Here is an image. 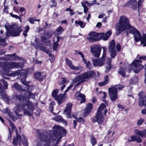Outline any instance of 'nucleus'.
I'll return each instance as SVG.
<instances>
[{
	"instance_id": "nucleus-1",
	"label": "nucleus",
	"mask_w": 146,
	"mask_h": 146,
	"mask_svg": "<svg viewBox=\"0 0 146 146\" xmlns=\"http://www.w3.org/2000/svg\"><path fill=\"white\" fill-rule=\"evenodd\" d=\"M66 134L64 129L58 125H55L52 131H49L47 135H39L40 138L43 140L45 143L44 146H50V143L53 138L52 141H56L55 145L54 146H57L59 141L63 136Z\"/></svg>"
},
{
	"instance_id": "nucleus-2",
	"label": "nucleus",
	"mask_w": 146,
	"mask_h": 146,
	"mask_svg": "<svg viewBox=\"0 0 146 146\" xmlns=\"http://www.w3.org/2000/svg\"><path fill=\"white\" fill-rule=\"evenodd\" d=\"M115 28L117 35H118L124 31L129 30L130 33L134 35V40L136 42L141 40V36L139 31L131 26L128 19L125 16H122L120 17L119 23L117 24Z\"/></svg>"
},
{
	"instance_id": "nucleus-3",
	"label": "nucleus",
	"mask_w": 146,
	"mask_h": 146,
	"mask_svg": "<svg viewBox=\"0 0 146 146\" xmlns=\"http://www.w3.org/2000/svg\"><path fill=\"white\" fill-rule=\"evenodd\" d=\"M36 95L35 93H32L29 92L25 96L21 95H16V98L20 101H24V103L22 104V110L23 113L25 115H28L31 116L32 113L35 109L34 104L29 101V99L31 98L35 99V97Z\"/></svg>"
},
{
	"instance_id": "nucleus-4",
	"label": "nucleus",
	"mask_w": 146,
	"mask_h": 146,
	"mask_svg": "<svg viewBox=\"0 0 146 146\" xmlns=\"http://www.w3.org/2000/svg\"><path fill=\"white\" fill-rule=\"evenodd\" d=\"M95 75L96 73L94 71H90L77 76L73 80V82L74 83L78 82H79L75 85L74 86V89H75L80 84L87 81L88 80L92 78Z\"/></svg>"
},
{
	"instance_id": "nucleus-5",
	"label": "nucleus",
	"mask_w": 146,
	"mask_h": 146,
	"mask_svg": "<svg viewBox=\"0 0 146 146\" xmlns=\"http://www.w3.org/2000/svg\"><path fill=\"white\" fill-rule=\"evenodd\" d=\"M2 58H0V60H1ZM23 62H21L17 63L15 62H0V66L3 68L4 71V74H6L9 72L11 69L14 68H20L23 67V64L26 62V61L22 59Z\"/></svg>"
},
{
	"instance_id": "nucleus-6",
	"label": "nucleus",
	"mask_w": 146,
	"mask_h": 146,
	"mask_svg": "<svg viewBox=\"0 0 146 146\" xmlns=\"http://www.w3.org/2000/svg\"><path fill=\"white\" fill-rule=\"evenodd\" d=\"M10 124L11 126L12 127V130H14L17 134V135L13 138V144L15 146L18 144L20 145L21 144H23L24 146H27L28 144L27 139L25 136L24 135H17V131L13 124L11 121H10Z\"/></svg>"
},
{
	"instance_id": "nucleus-7",
	"label": "nucleus",
	"mask_w": 146,
	"mask_h": 146,
	"mask_svg": "<svg viewBox=\"0 0 146 146\" xmlns=\"http://www.w3.org/2000/svg\"><path fill=\"white\" fill-rule=\"evenodd\" d=\"M107 111L106 105L104 104H101L99 107L96 116V120H94L92 119L93 122H95L97 121L99 124L102 123L104 121V117Z\"/></svg>"
},
{
	"instance_id": "nucleus-8",
	"label": "nucleus",
	"mask_w": 146,
	"mask_h": 146,
	"mask_svg": "<svg viewBox=\"0 0 146 146\" xmlns=\"http://www.w3.org/2000/svg\"><path fill=\"white\" fill-rule=\"evenodd\" d=\"M5 27L7 29L6 33L7 36H19L22 31L21 27L17 25H13L8 27L7 25L6 24Z\"/></svg>"
},
{
	"instance_id": "nucleus-9",
	"label": "nucleus",
	"mask_w": 146,
	"mask_h": 146,
	"mask_svg": "<svg viewBox=\"0 0 146 146\" xmlns=\"http://www.w3.org/2000/svg\"><path fill=\"white\" fill-rule=\"evenodd\" d=\"M124 87V86L123 85L118 84L109 88V94L110 100L112 101H115L117 97V90H121Z\"/></svg>"
},
{
	"instance_id": "nucleus-10",
	"label": "nucleus",
	"mask_w": 146,
	"mask_h": 146,
	"mask_svg": "<svg viewBox=\"0 0 146 146\" xmlns=\"http://www.w3.org/2000/svg\"><path fill=\"white\" fill-rule=\"evenodd\" d=\"M104 35V33H98L92 32L89 34L88 35L90 36L87 37V38L90 42H93L101 40Z\"/></svg>"
},
{
	"instance_id": "nucleus-11",
	"label": "nucleus",
	"mask_w": 146,
	"mask_h": 146,
	"mask_svg": "<svg viewBox=\"0 0 146 146\" xmlns=\"http://www.w3.org/2000/svg\"><path fill=\"white\" fill-rule=\"evenodd\" d=\"M141 61L139 59L134 60L131 64V68L135 73H138L143 68V66L141 64Z\"/></svg>"
},
{
	"instance_id": "nucleus-12",
	"label": "nucleus",
	"mask_w": 146,
	"mask_h": 146,
	"mask_svg": "<svg viewBox=\"0 0 146 146\" xmlns=\"http://www.w3.org/2000/svg\"><path fill=\"white\" fill-rule=\"evenodd\" d=\"M35 42L34 43H31V44L33 45L35 47L39 49L46 52V53L48 54L49 56H51L52 54L50 53V51L46 49L45 47H43L40 46V40L37 38H36L35 39Z\"/></svg>"
},
{
	"instance_id": "nucleus-13",
	"label": "nucleus",
	"mask_w": 146,
	"mask_h": 146,
	"mask_svg": "<svg viewBox=\"0 0 146 146\" xmlns=\"http://www.w3.org/2000/svg\"><path fill=\"white\" fill-rule=\"evenodd\" d=\"M27 72L26 71L21 70V71L17 70L16 71H13L12 72V75L13 76H18L19 77L23 76V78H21V80L23 84H25L27 86H28V84L27 83L26 84L25 82V79L26 76V74Z\"/></svg>"
},
{
	"instance_id": "nucleus-14",
	"label": "nucleus",
	"mask_w": 146,
	"mask_h": 146,
	"mask_svg": "<svg viewBox=\"0 0 146 146\" xmlns=\"http://www.w3.org/2000/svg\"><path fill=\"white\" fill-rule=\"evenodd\" d=\"M115 43L114 40H112L109 43L108 50L110 54L111 57L112 58H114L117 54L115 49Z\"/></svg>"
},
{
	"instance_id": "nucleus-15",
	"label": "nucleus",
	"mask_w": 146,
	"mask_h": 146,
	"mask_svg": "<svg viewBox=\"0 0 146 146\" xmlns=\"http://www.w3.org/2000/svg\"><path fill=\"white\" fill-rule=\"evenodd\" d=\"M90 49L91 52L94 56L98 57L100 56L101 48L99 45H92L90 47Z\"/></svg>"
},
{
	"instance_id": "nucleus-16",
	"label": "nucleus",
	"mask_w": 146,
	"mask_h": 146,
	"mask_svg": "<svg viewBox=\"0 0 146 146\" xmlns=\"http://www.w3.org/2000/svg\"><path fill=\"white\" fill-rule=\"evenodd\" d=\"M93 65L95 66H101L103 65L105 61V57L102 56V58L93 59Z\"/></svg>"
},
{
	"instance_id": "nucleus-17",
	"label": "nucleus",
	"mask_w": 146,
	"mask_h": 146,
	"mask_svg": "<svg viewBox=\"0 0 146 146\" xmlns=\"http://www.w3.org/2000/svg\"><path fill=\"white\" fill-rule=\"evenodd\" d=\"M139 105L140 106L142 107L145 106L146 96L143 92H140L139 94Z\"/></svg>"
},
{
	"instance_id": "nucleus-18",
	"label": "nucleus",
	"mask_w": 146,
	"mask_h": 146,
	"mask_svg": "<svg viewBox=\"0 0 146 146\" xmlns=\"http://www.w3.org/2000/svg\"><path fill=\"white\" fill-rule=\"evenodd\" d=\"M66 62L70 68L73 70H79L82 69L83 68L82 66H80L76 67L75 66L72 64L71 61L67 58L66 59Z\"/></svg>"
},
{
	"instance_id": "nucleus-19",
	"label": "nucleus",
	"mask_w": 146,
	"mask_h": 146,
	"mask_svg": "<svg viewBox=\"0 0 146 146\" xmlns=\"http://www.w3.org/2000/svg\"><path fill=\"white\" fill-rule=\"evenodd\" d=\"M137 2L136 0H132L128 2L126 5L135 10H136L137 8Z\"/></svg>"
},
{
	"instance_id": "nucleus-20",
	"label": "nucleus",
	"mask_w": 146,
	"mask_h": 146,
	"mask_svg": "<svg viewBox=\"0 0 146 146\" xmlns=\"http://www.w3.org/2000/svg\"><path fill=\"white\" fill-rule=\"evenodd\" d=\"M72 104L71 103H68L66 108L64 110V113L66 115L68 118L71 117L70 113Z\"/></svg>"
},
{
	"instance_id": "nucleus-21",
	"label": "nucleus",
	"mask_w": 146,
	"mask_h": 146,
	"mask_svg": "<svg viewBox=\"0 0 146 146\" xmlns=\"http://www.w3.org/2000/svg\"><path fill=\"white\" fill-rule=\"evenodd\" d=\"M92 108V104L91 103H89L86 105V108L85 109L83 113V116L85 117L88 115L90 113Z\"/></svg>"
},
{
	"instance_id": "nucleus-22",
	"label": "nucleus",
	"mask_w": 146,
	"mask_h": 146,
	"mask_svg": "<svg viewBox=\"0 0 146 146\" xmlns=\"http://www.w3.org/2000/svg\"><path fill=\"white\" fill-rule=\"evenodd\" d=\"M75 98L80 101V103L84 102L85 101V96L83 94L77 93L75 95Z\"/></svg>"
},
{
	"instance_id": "nucleus-23",
	"label": "nucleus",
	"mask_w": 146,
	"mask_h": 146,
	"mask_svg": "<svg viewBox=\"0 0 146 146\" xmlns=\"http://www.w3.org/2000/svg\"><path fill=\"white\" fill-rule=\"evenodd\" d=\"M65 95V94L64 93L59 94L55 97V99L58 102L59 105H60L64 101Z\"/></svg>"
},
{
	"instance_id": "nucleus-24",
	"label": "nucleus",
	"mask_w": 146,
	"mask_h": 146,
	"mask_svg": "<svg viewBox=\"0 0 146 146\" xmlns=\"http://www.w3.org/2000/svg\"><path fill=\"white\" fill-rule=\"evenodd\" d=\"M20 58L19 57L17 56L15 53L11 55H7L6 57L4 58L5 60H16Z\"/></svg>"
},
{
	"instance_id": "nucleus-25",
	"label": "nucleus",
	"mask_w": 146,
	"mask_h": 146,
	"mask_svg": "<svg viewBox=\"0 0 146 146\" xmlns=\"http://www.w3.org/2000/svg\"><path fill=\"white\" fill-rule=\"evenodd\" d=\"M135 133L137 135H139L142 137H146V129L143 130L141 131L139 130L135 129Z\"/></svg>"
},
{
	"instance_id": "nucleus-26",
	"label": "nucleus",
	"mask_w": 146,
	"mask_h": 146,
	"mask_svg": "<svg viewBox=\"0 0 146 146\" xmlns=\"http://www.w3.org/2000/svg\"><path fill=\"white\" fill-rule=\"evenodd\" d=\"M3 112L6 113L9 117L13 121L15 120V117L13 116L12 113L8 109L6 108L3 110Z\"/></svg>"
},
{
	"instance_id": "nucleus-27",
	"label": "nucleus",
	"mask_w": 146,
	"mask_h": 146,
	"mask_svg": "<svg viewBox=\"0 0 146 146\" xmlns=\"http://www.w3.org/2000/svg\"><path fill=\"white\" fill-rule=\"evenodd\" d=\"M108 62L106 63V70L105 72H107L110 70V69L111 68V65L110 62L111 61V59L110 58H108L107 59Z\"/></svg>"
},
{
	"instance_id": "nucleus-28",
	"label": "nucleus",
	"mask_w": 146,
	"mask_h": 146,
	"mask_svg": "<svg viewBox=\"0 0 146 146\" xmlns=\"http://www.w3.org/2000/svg\"><path fill=\"white\" fill-rule=\"evenodd\" d=\"M131 141H136L138 143L141 142L142 140L140 136L137 135H132L131 137Z\"/></svg>"
},
{
	"instance_id": "nucleus-29",
	"label": "nucleus",
	"mask_w": 146,
	"mask_h": 146,
	"mask_svg": "<svg viewBox=\"0 0 146 146\" xmlns=\"http://www.w3.org/2000/svg\"><path fill=\"white\" fill-rule=\"evenodd\" d=\"M125 68H124L120 67L118 71L119 74L121 75L123 77H127L128 76V75L125 74Z\"/></svg>"
},
{
	"instance_id": "nucleus-30",
	"label": "nucleus",
	"mask_w": 146,
	"mask_h": 146,
	"mask_svg": "<svg viewBox=\"0 0 146 146\" xmlns=\"http://www.w3.org/2000/svg\"><path fill=\"white\" fill-rule=\"evenodd\" d=\"M54 119L56 121L62 122L64 123L65 125H66L67 124V122L63 119L61 115H58L56 117L54 118Z\"/></svg>"
},
{
	"instance_id": "nucleus-31",
	"label": "nucleus",
	"mask_w": 146,
	"mask_h": 146,
	"mask_svg": "<svg viewBox=\"0 0 146 146\" xmlns=\"http://www.w3.org/2000/svg\"><path fill=\"white\" fill-rule=\"evenodd\" d=\"M0 93H1L2 97L4 101H7L9 100V98L7 97L6 93L4 92L3 90H0Z\"/></svg>"
},
{
	"instance_id": "nucleus-32",
	"label": "nucleus",
	"mask_w": 146,
	"mask_h": 146,
	"mask_svg": "<svg viewBox=\"0 0 146 146\" xmlns=\"http://www.w3.org/2000/svg\"><path fill=\"white\" fill-rule=\"evenodd\" d=\"M111 34V31H107L105 34L102 37L103 40H107Z\"/></svg>"
},
{
	"instance_id": "nucleus-33",
	"label": "nucleus",
	"mask_w": 146,
	"mask_h": 146,
	"mask_svg": "<svg viewBox=\"0 0 146 146\" xmlns=\"http://www.w3.org/2000/svg\"><path fill=\"white\" fill-rule=\"evenodd\" d=\"M108 77V76H105L104 78V81L103 82L99 83L98 84L99 86H104L107 84L109 82Z\"/></svg>"
},
{
	"instance_id": "nucleus-34",
	"label": "nucleus",
	"mask_w": 146,
	"mask_h": 146,
	"mask_svg": "<svg viewBox=\"0 0 146 146\" xmlns=\"http://www.w3.org/2000/svg\"><path fill=\"white\" fill-rule=\"evenodd\" d=\"M52 36V34L50 33H47L43 36H41V38L43 40H45L49 38Z\"/></svg>"
},
{
	"instance_id": "nucleus-35",
	"label": "nucleus",
	"mask_w": 146,
	"mask_h": 146,
	"mask_svg": "<svg viewBox=\"0 0 146 146\" xmlns=\"http://www.w3.org/2000/svg\"><path fill=\"white\" fill-rule=\"evenodd\" d=\"M21 106L22 105H18L13 108V111L15 112V114H17V113H18L20 111L21 109L22 110Z\"/></svg>"
},
{
	"instance_id": "nucleus-36",
	"label": "nucleus",
	"mask_w": 146,
	"mask_h": 146,
	"mask_svg": "<svg viewBox=\"0 0 146 146\" xmlns=\"http://www.w3.org/2000/svg\"><path fill=\"white\" fill-rule=\"evenodd\" d=\"M34 77L36 79L39 81H42V78H41V73L40 72H36L34 74Z\"/></svg>"
},
{
	"instance_id": "nucleus-37",
	"label": "nucleus",
	"mask_w": 146,
	"mask_h": 146,
	"mask_svg": "<svg viewBox=\"0 0 146 146\" xmlns=\"http://www.w3.org/2000/svg\"><path fill=\"white\" fill-rule=\"evenodd\" d=\"M75 24H78L79 25L81 28H84L86 25V23H84L83 22L81 21H75Z\"/></svg>"
},
{
	"instance_id": "nucleus-38",
	"label": "nucleus",
	"mask_w": 146,
	"mask_h": 146,
	"mask_svg": "<svg viewBox=\"0 0 146 146\" xmlns=\"http://www.w3.org/2000/svg\"><path fill=\"white\" fill-rule=\"evenodd\" d=\"M141 43V44H143V46H146V34L143 35Z\"/></svg>"
},
{
	"instance_id": "nucleus-39",
	"label": "nucleus",
	"mask_w": 146,
	"mask_h": 146,
	"mask_svg": "<svg viewBox=\"0 0 146 146\" xmlns=\"http://www.w3.org/2000/svg\"><path fill=\"white\" fill-rule=\"evenodd\" d=\"M13 86L17 90L21 91L22 90L21 86L19 84L17 83H15L14 84Z\"/></svg>"
},
{
	"instance_id": "nucleus-40",
	"label": "nucleus",
	"mask_w": 146,
	"mask_h": 146,
	"mask_svg": "<svg viewBox=\"0 0 146 146\" xmlns=\"http://www.w3.org/2000/svg\"><path fill=\"white\" fill-rule=\"evenodd\" d=\"M138 81V78L137 77H135L132 78L130 81L131 84H134L136 83Z\"/></svg>"
},
{
	"instance_id": "nucleus-41",
	"label": "nucleus",
	"mask_w": 146,
	"mask_h": 146,
	"mask_svg": "<svg viewBox=\"0 0 146 146\" xmlns=\"http://www.w3.org/2000/svg\"><path fill=\"white\" fill-rule=\"evenodd\" d=\"M0 45H2L3 46H5L7 45V44L5 42V39H0Z\"/></svg>"
},
{
	"instance_id": "nucleus-42",
	"label": "nucleus",
	"mask_w": 146,
	"mask_h": 146,
	"mask_svg": "<svg viewBox=\"0 0 146 146\" xmlns=\"http://www.w3.org/2000/svg\"><path fill=\"white\" fill-rule=\"evenodd\" d=\"M81 5L84 8V13H86L88 10V7L86 5L84 4V3H81Z\"/></svg>"
},
{
	"instance_id": "nucleus-43",
	"label": "nucleus",
	"mask_w": 146,
	"mask_h": 146,
	"mask_svg": "<svg viewBox=\"0 0 146 146\" xmlns=\"http://www.w3.org/2000/svg\"><path fill=\"white\" fill-rule=\"evenodd\" d=\"M29 30V27L28 26H27L25 27V30L23 32V35L25 36H27V33Z\"/></svg>"
},
{
	"instance_id": "nucleus-44",
	"label": "nucleus",
	"mask_w": 146,
	"mask_h": 146,
	"mask_svg": "<svg viewBox=\"0 0 146 146\" xmlns=\"http://www.w3.org/2000/svg\"><path fill=\"white\" fill-rule=\"evenodd\" d=\"M58 93V90L56 89L53 91L52 93V96L53 97H54L55 98V97H56V95Z\"/></svg>"
},
{
	"instance_id": "nucleus-45",
	"label": "nucleus",
	"mask_w": 146,
	"mask_h": 146,
	"mask_svg": "<svg viewBox=\"0 0 146 146\" xmlns=\"http://www.w3.org/2000/svg\"><path fill=\"white\" fill-rule=\"evenodd\" d=\"M85 64H86V67L87 68H88L90 70L92 68V66L89 61H87L86 62Z\"/></svg>"
},
{
	"instance_id": "nucleus-46",
	"label": "nucleus",
	"mask_w": 146,
	"mask_h": 146,
	"mask_svg": "<svg viewBox=\"0 0 146 146\" xmlns=\"http://www.w3.org/2000/svg\"><path fill=\"white\" fill-rule=\"evenodd\" d=\"M0 81L3 82V83L4 85V88L5 89H6L8 86L7 82L4 80V79L1 80Z\"/></svg>"
},
{
	"instance_id": "nucleus-47",
	"label": "nucleus",
	"mask_w": 146,
	"mask_h": 146,
	"mask_svg": "<svg viewBox=\"0 0 146 146\" xmlns=\"http://www.w3.org/2000/svg\"><path fill=\"white\" fill-rule=\"evenodd\" d=\"M91 142L92 145H94L96 143V139L93 137H91Z\"/></svg>"
},
{
	"instance_id": "nucleus-48",
	"label": "nucleus",
	"mask_w": 146,
	"mask_h": 146,
	"mask_svg": "<svg viewBox=\"0 0 146 146\" xmlns=\"http://www.w3.org/2000/svg\"><path fill=\"white\" fill-rule=\"evenodd\" d=\"M102 48L103 50V53L102 55V56L105 57L106 55L107 49L106 47H102Z\"/></svg>"
},
{
	"instance_id": "nucleus-49",
	"label": "nucleus",
	"mask_w": 146,
	"mask_h": 146,
	"mask_svg": "<svg viewBox=\"0 0 146 146\" xmlns=\"http://www.w3.org/2000/svg\"><path fill=\"white\" fill-rule=\"evenodd\" d=\"M58 42H53V49L54 50H56L58 46Z\"/></svg>"
},
{
	"instance_id": "nucleus-50",
	"label": "nucleus",
	"mask_w": 146,
	"mask_h": 146,
	"mask_svg": "<svg viewBox=\"0 0 146 146\" xmlns=\"http://www.w3.org/2000/svg\"><path fill=\"white\" fill-rule=\"evenodd\" d=\"M56 31L59 33H61L63 31V29L62 27L59 26L56 29Z\"/></svg>"
},
{
	"instance_id": "nucleus-51",
	"label": "nucleus",
	"mask_w": 146,
	"mask_h": 146,
	"mask_svg": "<svg viewBox=\"0 0 146 146\" xmlns=\"http://www.w3.org/2000/svg\"><path fill=\"white\" fill-rule=\"evenodd\" d=\"M62 80L59 83L60 85L63 84L65 83L66 81V79L65 78H62Z\"/></svg>"
},
{
	"instance_id": "nucleus-52",
	"label": "nucleus",
	"mask_w": 146,
	"mask_h": 146,
	"mask_svg": "<svg viewBox=\"0 0 146 146\" xmlns=\"http://www.w3.org/2000/svg\"><path fill=\"white\" fill-rule=\"evenodd\" d=\"M144 121V120L143 119H141L138 120L137 121V125H141L143 122Z\"/></svg>"
},
{
	"instance_id": "nucleus-53",
	"label": "nucleus",
	"mask_w": 146,
	"mask_h": 146,
	"mask_svg": "<svg viewBox=\"0 0 146 146\" xmlns=\"http://www.w3.org/2000/svg\"><path fill=\"white\" fill-rule=\"evenodd\" d=\"M77 121L80 122H82V123H84V119L81 117H79L76 119Z\"/></svg>"
},
{
	"instance_id": "nucleus-54",
	"label": "nucleus",
	"mask_w": 146,
	"mask_h": 146,
	"mask_svg": "<svg viewBox=\"0 0 146 146\" xmlns=\"http://www.w3.org/2000/svg\"><path fill=\"white\" fill-rule=\"evenodd\" d=\"M9 14L13 18L16 19H20V17L18 15H13L12 13H10Z\"/></svg>"
},
{
	"instance_id": "nucleus-55",
	"label": "nucleus",
	"mask_w": 146,
	"mask_h": 146,
	"mask_svg": "<svg viewBox=\"0 0 146 146\" xmlns=\"http://www.w3.org/2000/svg\"><path fill=\"white\" fill-rule=\"evenodd\" d=\"M51 3L52 4L51 7H55L56 6V3L55 0H52Z\"/></svg>"
},
{
	"instance_id": "nucleus-56",
	"label": "nucleus",
	"mask_w": 146,
	"mask_h": 146,
	"mask_svg": "<svg viewBox=\"0 0 146 146\" xmlns=\"http://www.w3.org/2000/svg\"><path fill=\"white\" fill-rule=\"evenodd\" d=\"M144 0H139L138 3V11L139 12V7L141 4L143 3Z\"/></svg>"
},
{
	"instance_id": "nucleus-57",
	"label": "nucleus",
	"mask_w": 146,
	"mask_h": 146,
	"mask_svg": "<svg viewBox=\"0 0 146 146\" xmlns=\"http://www.w3.org/2000/svg\"><path fill=\"white\" fill-rule=\"evenodd\" d=\"M59 38H60L58 37H54L53 39V41L54 42H59Z\"/></svg>"
},
{
	"instance_id": "nucleus-58",
	"label": "nucleus",
	"mask_w": 146,
	"mask_h": 146,
	"mask_svg": "<svg viewBox=\"0 0 146 146\" xmlns=\"http://www.w3.org/2000/svg\"><path fill=\"white\" fill-rule=\"evenodd\" d=\"M73 84L70 85L67 88V89L65 90V92H68L73 87Z\"/></svg>"
},
{
	"instance_id": "nucleus-59",
	"label": "nucleus",
	"mask_w": 146,
	"mask_h": 146,
	"mask_svg": "<svg viewBox=\"0 0 146 146\" xmlns=\"http://www.w3.org/2000/svg\"><path fill=\"white\" fill-rule=\"evenodd\" d=\"M81 3H84V4L86 5V4H87V5L89 6H90L92 5V3H90L88 2L87 1H83Z\"/></svg>"
},
{
	"instance_id": "nucleus-60",
	"label": "nucleus",
	"mask_w": 146,
	"mask_h": 146,
	"mask_svg": "<svg viewBox=\"0 0 146 146\" xmlns=\"http://www.w3.org/2000/svg\"><path fill=\"white\" fill-rule=\"evenodd\" d=\"M116 48L117 51H119L121 50V46L119 44H117L116 46Z\"/></svg>"
},
{
	"instance_id": "nucleus-61",
	"label": "nucleus",
	"mask_w": 146,
	"mask_h": 146,
	"mask_svg": "<svg viewBox=\"0 0 146 146\" xmlns=\"http://www.w3.org/2000/svg\"><path fill=\"white\" fill-rule=\"evenodd\" d=\"M8 7L7 6H5L3 9L4 12H5L6 14H7L8 13V11L7 10Z\"/></svg>"
},
{
	"instance_id": "nucleus-62",
	"label": "nucleus",
	"mask_w": 146,
	"mask_h": 146,
	"mask_svg": "<svg viewBox=\"0 0 146 146\" xmlns=\"http://www.w3.org/2000/svg\"><path fill=\"white\" fill-rule=\"evenodd\" d=\"M19 7H14L13 8V10L15 12H16L17 13H18V10L19 9Z\"/></svg>"
},
{
	"instance_id": "nucleus-63",
	"label": "nucleus",
	"mask_w": 146,
	"mask_h": 146,
	"mask_svg": "<svg viewBox=\"0 0 146 146\" xmlns=\"http://www.w3.org/2000/svg\"><path fill=\"white\" fill-rule=\"evenodd\" d=\"M28 21L32 24H33L34 21H35V20L31 18H30L29 19Z\"/></svg>"
},
{
	"instance_id": "nucleus-64",
	"label": "nucleus",
	"mask_w": 146,
	"mask_h": 146,
	"mask_svg": "<svg viewBox=\"0 0 146 146\" xmlns=\"http://www.w3.org/2000/svg\"><path fill=\"white\" fill-rule=\"evenodd\" d=\"M11 135H12V132L11 131V130L9 129V134L8 136V139L9 140L11 138Z\"/></svg>"
}]
</instances>
